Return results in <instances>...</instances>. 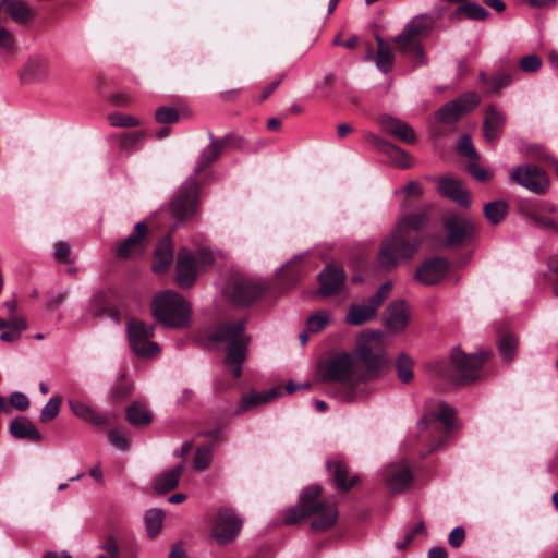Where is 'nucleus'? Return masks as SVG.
Returning <instances> with one entry per match:
<instances>
[{
  "mask_svg": "<svg viewBox=\"0 0 558 558\" xmlns=\"http://www.w3.org/2000/svg\"><path fill=\"white\" fill-rule=\"evenodd\" d=\"M317 377L324 383H340L344 385L338 399L344 402H354L367 395L366 388L361 387L367 381V375L360 369V363L347 352L336 354L317 366Z\"/></svg>",
  "mask_w": 558,
  "mask_h": 558,
  "instance_id": "f257e3e1",
  "label": "nucleus"
},
{
  "mask_svg": "<svg viewBox=\"0 0 558 558\" xmlns=\"http://www.w3.org/2000/svg\"><path fill=\"white\" fill-rule=\"evenodd\" d=\"M320 493L318 485L306 487L301 494L299 505L287 511L284 522L293 524L306 518L312 530L324 531L331 527L338 519V509L331 501L317 500Z\"/></svg>",
  "mask_w": 558,
  "mask_h": 558,
  "instance_id": "f03ea898",
  "label": "nucleus"
},
{
  "mask_svg": "<svg viewBox=\"0 0 558 558\" xmlns=\"http://www.w3.org/2000/svg\"><path fill=\"white\" fill-rule=\"evenodd\" d=\"M245 319H236L218 325L209 333L213 341L223 342L228 349L225 363L231 369L233 377L242 374V363L246 357L250 337L245 335Z\"/></svg>",
  "mask_w": 558,
  "mask_h": 558,
  "instance_id": "7ed1b4c3",
  "label": "nucleus"
},
{
  "mask_svg": "<svg viewBox=\"0 0 558 558\" xmlns=\"http://www.w3.org/2000/svg\"><path fill=\"white\" fill-rule=\"evenodd\" d=\"M403 225L397 223L391 233L381 241L377 263L387 270L412 259L421 245L422 239L404 233Z\"/></svg>",
  "mask_w": 558,
  "mask_h": 558,
  "instance_id": "20e7f679",
  "label": "nucleus"
},
{
  "mask_svg": "<svg viewBox=\"0 0 558 558\" xmlns=\"http://www.w3.org/2000/svg\"><path fill=\"white\" fill-rule=\"evenodd\" d=\"M154 317L167 328L183 329L190 326L192 308L179 293L166 290L151 302Z\"/></svg>",
  "mask_w": 558,
  "mask_h": 558,
  "instance_id": "39448f33",
  "label": "nucleus"
},
{
  "mask_svg": "<svg viewBox=\"0 0 558 558\" xmlns=\"http://www.w3.org/2000/svg\"><path fill=\"white\" fill-rule=\"evenodd\" d=\"M417 426L420 430L432 432L430 451L439 449L446 442L447 435L454 428L453 410L444 402L430 403Z\"/></svg>",
  "mask_w": 558,
  "mask_h": 558,
  "instance_id": "423d86ee",
  "label": "nucleus"
},
{
  "mask_svg": "<svg viewBox=\"0 0 558 558\" xmlns=\"http://www.w3.org/2000/svg\"><path fill=\"white\" fill-rule=\"evenodd\" d=\"M433 28V21L427 15H418L411 20L395 41L404 53H413L415 65H426L427 58L420 45V40L426 37Z\"/></svg>",
  "mask_w": 558,
  "mask_h": 558,
  "instance_id": "0eeeda50",
  "label": "nucleus"
},
{
  "mask_svg": "<svg viewBox=\"0 0 558 558\" xmlns=\"http://www.w3.org/2000/svg\"><path fill=\"white\" fill-rule=\"evenodd\" d=\"M385 332L380 330L362 331L356 337L355 352L360 362L367 365V380H369L381 365L385 357Z\"/></svg>",
  "mask_w": 558,
  "mask_h": 558,
  "instance_id": "6e6552de",
  "label": "nucleus"
},
{
  "mask_svg": "<svg viewBox=\"0 0 558 558\" xmlns=\"http://www.w3.org/2000/svg\"><path fill=\"white\" fill-rule=\"evenodd\" d=\"M214 262L213 254L205 248L193 253L186 248L179 252L175 266V280L181 288H190L198 274Z\"/></svg>",
  "mask_w": 558,
  "mask_h": 558,
  "instance_id": "1a4fd4ad",
  "label": "nucleus"
},
{
  "mask_svg": "<svg viewBox=\"0 0 558 558\" xmlns=\"http://www.w3.org/2000/svg\"><path fill=\"white\" fill-rule=\"evenodd\" d=\"M392 287L391 281H386L372 296L353 302L344 316L345 324L361 326L374 320L378 315L379 307L389 296Z\"/></svg>",
  "mask_w": 558,
  "mask_h": 558,
  "instance_id": "9d476101",
  "label": "nucleus"
},
{
  "mask_svg": "<svg viewBox=\"0 0 558 558\" xmlns=\"http://www.w3.org/2000/svg\"><path fill=\"white\" fill-rule=\"evenodd\" d=\"M129 344L132 351L142 359L156 357L161 349L153 341L155 326L141 319L132 318L126 324Z\"/></svg>",
  "mask_w": 558,
  "mask_h": 558,
  "instance_id": "9b49d317",
  "label": "nucleus"
},
{
  "mask_svg": "<svg viewBox=\"0 0 558 558\" xmlns=\"http://www.w3.org/2000/svg\"><path fill=\"white\" fill-rule=\"evenodd\" d=\"M488 353L480 352L472 355H465L456 350L450 357V369L446 376L456 383H471L480 375V368L486 361Z\"/></svg>",
  "mask_w": 558,
  "mask_h": 558,
  "instance_id": "f8f14e48",
  "label": "nucleus"
},
{
  "mask_svg": "<svg viewBox=\"0 0 558 558\" xmlns=\"http://www.w3.org/2000/svg\"><path fill=\"white\" fill-rule=\"evenodd\" d=\"M243 521L239 514L229 508L218 510L211 526V537L220 546L232 543L242 529Z\"/></svg>",
  "mask_w": 558,
  "mask_h": 558,
  "instance_id": "ddd939ff",
  "label": "nucleus"
},
{
  "mask_svg": "<svg viewBox=\"0 0 558 558\" xmlns=\"http://www.w3.org/2000/svg\"><path fill=\"white\" fill-rule=\"evenodd\" d=\"M50 74V59L43 53H33L24 61L19 72V77L22 84L33 85L47 82Z\"/></svg>",
  "mask_w": 558,
  "mask_h": 558,
  "instance_id": "4468645a",
  "label": "nucleus"
},
{
  "mask_svg": "<svg viewBox=\"0 0 558 558\" xmlns=\"http://www.w3.org/2000/svg\"><path fill=\"white\" fill-rule=\"evenodd\" d=\"M510 180L533 193H544L549 185L546 173L531 163L512 169Z\"/></svg>",
  "mask_w": 558,
  "mask_h": 558,
  "instance_id": "2eb2a0df",
  "label": "nucleus"
},
{
  "mask_svg": "<svg viewBox=\"0 0 558 558\" xmlns=\"http://www.w3.org/2000/svg\"><path fill=\"white\" fill-rule=\"evenodd\" d=\"M198 186L195 180L189 179L171 204V213L178 220L191 218L197 208Z\"/></svg>",
  "mask_w": 558,
  "mask_h": 558,
  "instance_id": "dca6fc26",
  "label": "nucleus"
},
{
  "mask_svg": "<svg viewBox=\"0 0 558 558\" xmlns=\"http://www.w3.org/2000/svg\"><path fill=\"white\" fill-rule=\"evenodd\" d=\"M265 290L266 286L264 282L238 277L231 282L227 294L233 303L246 305L259 298Z\"/></svg>",
  "mask_w": 558,
  "mask_h": 558,
  "instance_id": "f3484780",
  "label": "nucleus"
},
{
  "mask_svg": "<svg viewBox=\"0 0 558 558\" xmlns=\"http://www.w3.org/2000/svg\"><path fill=\"white\" fill-rule=\"evenodd\" d=\"M384 480L393 493H402L407 489L413 480L408 460L401 459L388 464L384 470Z\"/></svg>",
  "mask_w": 558,
  "mask_h": 558,
  "instance_id": "a211bd4d",
  "label": "nucleus"
},
{
  "mask_svg": "<svg viewBox=\"0 0 558 558\" xmlns=\"http://www.w3.org/2000/svg\"><path fill=\"white\" fill-rule=\"evenodd\" d=\"M449 270L445 258L435 257L422 263L414 275L415 280L424 286H434L440 282Z\"/></svg>",
  "mask_w": 558,
  "mask_h": 558,
  "instance_id": "6ab92c4d",
  "label": "nucleus"
},
{
  "mask_svg": "<svg viewBox=\"0 0 558 558\" xmlns=\"http://www.w3.org/2000/svg\"><path fill=\"white\" fill-rule=\"evenodd\" d=\"M377 123L381 130L407 144H414L417 141L414 130L404 121L389 114H380Z\"/></svg>",
  "mask_w": 558,
  "mask_h": 558,
  "instance_id": "aec40b11",
  "label": "nucleus"
},
{
  "mask_svg": "<svg viewBox=\"0 0 558 558\" xmlns=\"http://www.w3.org/2000/svg\"><path fill=\"white\" fill-rule=\"evenodd\" d=\"M146 233L147 226L144 222H137L134 233L125 238L117 246V256L119 258H130L144 253Z\"/></svg>",
  "mask_w": 558,
  "mask_h": 558,
  "instance_id": "412c9836",
  "label": "nucleus"
},
{
  "mask_svg": "<svg viewBox=\"0 0 558 558\" xmlns=\"http://www.w3.org/2000/svg\"><path fill=\"white\" fill-rule=\"evenodd\" d=\"M444 226L450 243H461L474 232V226L466 217L457 213H448L444 217Z\"/></svg>",
  "mask_w": 558,
  "mask_h": 558,
  "instance_id": "4be33fe9",
  "label": "nucleus"
},
{
  "mask_svg": "<svg viewBox=\"0 0 558 558\" xmlns=\"http://www.w3.org/2000/svg\"><path fill=\"white\" fill-rule=\"evenodd\" d=\"M438 192L441 196L456 202L459 206L468 208L471 195L461 181L450 175H444L438 181Z\"/></svg>",
  "mask_w": 558,
  "mask_h": 558,
  "instance_id": "5701e85b",
  "label": "nucleus"
},
{
  "mask_svg": "<svg viewBox=\"0 0 558 558\" xmlns=\"http://www.w3.org/2000/svg\"><path fill=\"white\" fill-rule=\"evenodd\" d=\"M345 274L340 267L330 265L319 276V293L324 296H331L339 293L344 284Z\"/></svg>",
  "mask_w": 558,
  "mask_h": 558,
  "instance_id": "b1692460",
  "label": "nucleus"
},
{
  "mask_svg": "<svg viewBox=\"0 0 558 558\" xmlns=\"http://www.w3.org/2000/svg\"><path fill=\"white\" fill-rule=\"evenodd\" d=\"M279 396L280 391L277 388H269L264 391L251 390L241 397L235 412L240 414L260 405H265L277 399Z\"/></svg>",
  "mask_w": 558,
  "mask_h": 558,
  "instance_id": "393cba45",
  "label": "nucleus"
},
{
  "mask_svg": "<svg viewBox=\"0 0 558 558\" xmlns=\"http://www.w3.org/2000/svg\"><path fill=\"white\" fill-rule=\"evenodd\" d=\"M385 325L392 331H401L409 322V307L403 300L389 304L384 317Z\"/></svg>",
  "mask_w": 558,
  "mask_h": 558,
  "instance_id": "a878e982",
  "label": "nucleus"
},
{
  "mask_svg": "<svg viewBox=\"0 0 558 558\" xmlns=\"http://www.w3.org/2000/svg\"><path fill=\"white\" fill-rule=\"evenodd\" d=\"M506 123V114L495 106H489L485 110L483 132L488 142L498 138Z\"/></svg>",
  "mask_w": 558,
  "mask_h": 558,
  "instance_id": "bb28decb",
  "label": "nucleus"
},
{
  "mask_svg": "<svg viewBox=\"0 0 558 558\" xmlns=\"http://www.w3.org/2000/svg\"><path fill=\"white\" fill-rule=\"evenodd\" d=\"M1 4L5 5L8 15L17 24H29L36 16L35 10L23 0H1Z\"/></svg>",
  "mask_w": 558,
  "mask_h": 558,
  "instance_id": "cd10ccee",
  "label": "nucleus"
},
{
  "mask_svg": "<svg viewBox=\"0 0 558 558\" xmlns=\"http://www.w3.org/2000/svg\"><path fill=\"white\" fill-rule=\"evenodd\" d=\"M10 434L17 439H28L39 442L43 439L37 427L25 416L14 418L9 425Z\"/></svg>",
  "mask_w": 558,
  "mask_h": 558,
  "instance_id": "c85d7f7f",
  "label": "nucleus"
},
{
  "mask_svg": "<svg viewBox=\"0 0 558 558\" xmlns=\"http://www.w3.org/2000/svg\"><path fill=\"white\" fill-rule=\"evenodd\" d=\"M173 260V245L169 236L163 238L156 246L151 269L156 274L166 271Z\"/></svg>",
  "mask_w": 558,
  "mask_h": 558,
  "instance_id": "c756f323",
  "label": "nucleus"
},
{
  "mask_svg": "<svg viewBox=\"0 0 558 558\" xmlns=\"http://www.w3.org/2000/svg\"><path fill=\"white\" fill-rule=\"evenodd\" d=\"M71 412L78 418L88 422L94 425H105L107 423L102 414L94 410L86 402L71 398L68 400Z\"/></svg>",
  "mask_w": 558,
  "mask_h": 558,
  "instance_id": "7c9ffc66",
  "label": "nucleus"
},
{
  "mask_svg": "<svg viewBox=\"0 0 558 558\" xmlns=\"http://www.w3.org/2000/svg\"><path fill=\"white\" fill-rule=\"evenodd\" d=\"M522 213L534 227L558 234V221L546 215L544 208L525 207Z\"/></svg>",
  "mask_w": 558,
  "mask_h": 558,
  "instance_id": "2f4dec72",
  "label": "nucleus"
},
{
  "mask_svg": "<svg viewBox=\"0 0 558 558\" xmlns=\"http://www.w3.org/2000/svg\"><path fill=\"white\" fill-rule=\"evenodd\" d=\"M183 473V466L178 464L165 472H162L154 483V488L157 493L163 494L177 487L179 480Z\"/></svg>",
  "mask_w": 558,
  "mask_h": 558,
  "instance_id": "473e14b6",
  "label": "nucleus"
},
{
  "mask_svg": "<svg viewBox=\"0 0 558 558\" xmlns=\"http://www.w3.org/2000/svg\"><path fill=\"white\" fill-rule=\"evenodd\" d=\"M223 147L225 141H215L213 135L210 134V144L201 153L195 171L201 172L208 165L217 160Z\"/></svg>",
  "mask_w": 558,
  "mask_h": 558,
  "instance_id": "72a5a7b5",
  "label": "nucleus"
},
{
  "mask_svg": "<svg viewBox=\"0 0 558 558\" xmlns=\"http://www.w3.org/2000/svg\"><path fill=\"white\" fill-rule=\"evenodd\" d=\"M335 320L332 312L328 310H319L313 313L306 322L307 332L318 333L325 330Z\"/></svg>",
  "mask_w": 558,
  "mask_h": 558,
  "instance_id": "f704fd0d",
  "label": "nucleus"
},
{
  "mask_svg": "<svg viewBox=\"0 0 558 558\" xmlns=\"http://www.w3.org/2000/svg\"><path fill=\"white\" fill-rule=\"evenodd\" d=\"M378 50L376 56V66L383 73H388L393 64V50L392 48L384 41L380 36H376Z\"/></svg>",
  "mask_w": 558,
  "mask_h": 558,
  "instance_id": "c9c22d12",
  "label": "nucleus"
},
{
  "mask_svg": "<svg viewBox=\"0 0 558 558\" xmlns=\"http://www.w3.org/2000/svg\"><path fill=\"white\" fill-rule=\"evenodd\" d=\"M306 256V254H298L290 260H288L278 271V277L282 281H288L289 283H294L300 275L301 269L298 264Z\"/></svg>",
  "mask_w": 558,
  "mask_h": 558,
  "instance_id": "e433bc0d",
  "label": "nucleus"
},
{
  "mask_svg": "<svg viewBox=\"0 0 558 558\" xmlns=\"http://www.w3.org/2000/svg\"><path fill=\"white\" fill-rule=\"evenodd\" d=\"M165 513L157 508L148 509L144 514V523L147 534L155 537L161 530Z\"/></svg>",
  "mask_w": 558,
  "mask_h": 558,
  "instance_id": "4c0bfd02",
  "label": "nucleus"
},
{
  "mask_svg": "<svg viewBox=\"0 0 558 558\" xmlns=\"http://www.w3.org/2000/svg\"><path fill=\"white\" fill-rule=\"evenodd\" d=\"M508 213V205L504 201L489 202L484 206V215L492 225L500 223Z\"/></svg>",
  "mask_w": 558,
  "mask_h": 558,
  "instance_id": "58836bf2",
  "label": "nucleus"
},
{
  "mask_svg": "<svg viewBox=\"0 0 558 558\" xmlns=\"http://www.w3.org/2000/svg\"><path fill=\"white\" fill-rule=\"evenodd\" d=\"M327 469L332 473L337 486L341 489L348 490L352 487L354 478L347 481L348 470L342 461H333L327 463Z\"/></svg>",
  "mask_w": 558,
  "mask_h": 558,
  "instance_id": "ea45409f",
  "label": "nucleus"
},
{
  "mask_svg": "<svg viewBox=\"0 0 558 558\" xmlns=\"http://www.w3.org/2000/svg\"><path fill=\"white\" fill-rule=\"evenodd\" d=\"M126 418L133 425H142L149 423L151 415L144 405L134 403L128 408Z\"/></svg>",
  "mask_w": 558,
  "mask_h": 558,
  "instance_id": "a19ab883",
  "label": "nucleus"
},
{
  "mask_svg": "<svg viewBox=\"0 0 558 558\" xmlns=\"http://www.w3.org/2000/svg\"><path fill=\"white\" fill-rule=\"evenodd\" d=\"M462 117L454 100L447 102L436 112V120L441 123H453Z\"/></svg>",
  "mask_w": 558,
  "mask_h": 558,
  "instance_id": "79ce46f5",
  "label": "nucleus"
},
{
  "mask_svg": "<svg viewBox=\"0 0 558 558\" xmlns=\"http://www.w3.org/2000/svg\"><path fill=\"white\" fill-rule=\"evenodd\" d=\"M498 348L502 356L510 361L515 356L518 340L513 335L506 333L499 338Z\"/></svg>",
  "mask_w": 558,
  "mask_h": 558,
  "instance_id": "37998d69",
  "label": "nucleus"
},
{
  "mask_svg": "<svg viewBox=\"0 0 558 558\" xmlns=\"http://www.w3.org/2000/svg\"><path fill=\"white\" fill-rule=\"evenodd\" d=\"M398 378L402 383H409L413 378V361L405 354H401L396 364Z\"/></svg>",
  "mask_w": 558,
  "mask_h": 558,
  "instance_id": "c03bdc74",
  "label": "nucleus"
},
{
  "mask_svg": "<svg viewBox=\"0 0 558 558\" xmlns=\"http://www.w3.org/2000/svg\"><path fill=\"white\" fill-rule=\"evenodd\" d=\"M454 102L457 106H459V109L463 116L475 109L480 105L481 98L478 94L474 92H468L454 99Z\"/></svg>",
  "mask_w": 558,
  "mask_h": 558,
  "instance_id": "a18cd8bd",
  "label": "nucleus"
},
{
  "mask_svg": "<svg viewBox=\"0 0 558 558\" xmlns=\"http://www.w3.org/2000/svg\"><path fill=\"white\" fill-rule=\"evenodd\" d=\"M108 121L116 128H134L141 124L140 119L136 117L118 111L110 113L108 116Z\"/></svg>",
  "mask_w": 558,
  "mask_h": 558,
  "instance_id": "49530a36",
  "label": "nucleus"
},
{
  "mask_svg": "<svg viewBox=\"0 0 558 558\" xmlns=\"http://www.w3.org/2000/svg\"><path fill=\"white\" fill-rule=\"evenodd\" d=\"M391 161L401 168H410L413 165V158L405 150L400 147L392 145L388 154H386Z\"/></svg>",
  "mask_w": 558,
  "mask_h": 558,
  "instance_id": "de8ad7c7",
  "label": "nucleus"
},
{
  "mask_svg": "<svg viewBox=\"0 0 558 558\" xmlns=\"http://www.w3.org/2000/svg\"><path fill=\"white\" fill-rule=\"evenodd\" d=\"M213 460V448L209 446L199 447L196 449L194 457V468L203 471L209 466Z\"/></svg>",
  "mask_w": 558,
  "mask_h": 558,
  "instance_id": "09e8293b",
  "label": "nucleus"
},
{
  "mask_svg": "<svg viewBox=\"0 0 558 558\" xmlns=\"http://www.w3.org/2000/svg\"><path fill=\"white\" fill-rule=\"evenodd\" d=\"M424 219L425 216L423 214H409L404 218H402L398 223H404V233L413 234V232H416L422 228Z\"/></svg>",
  "mask_w": 558,
  "mask_h": 558,
  "instance_id": "8fccbe9b",
  "label": "nucleus"
},
{
  "mask_svg": "<svg viewBox=\"0 0 558 558\" xmlns=\"http://www.w3.org/2000/svg\"><path fill=\"white\" fill-rule=\"evenodd\" d=\"M61 399L59 397H52L44 405L40 411V421L48 422L53 420L60 412Z\"/></svg>",
  "mask_w": 558,
  "mask_h": 558,
  "instance_id": "3c124183",
  "label": "nucleus"
},
{
  "mask_svg": "<svg viewBox=\"0 0 558 558\" xmlns=\"http://www.w3.org/2000/svg\"><path fill=\"white\" fill-rule=\"evenodd\" d=\"M513 81V75L509 72H500L490 77V93H497L508 87Z\"/></svg>",
  "mask_w": 558,
  "mask_h": 558,
  "instance_id": "603ef678",
  "label": "nucleus"
},
{
  "mask_svg": "<svg viewBox=\"0 0 558 558\" xmlns=\"http://www.w3.org/2000/svg\"><path fill=\"white\" fill-rule=\"evenodd\" d=\"M458 11L463 12L472 20H484L488 15L487 11L482 5L474 2L461 5Z\"/></svg>",
  "mask_w": 558,
  "mask_h": 558,
  "instance_id": "864d4df0",
  "label": "nucleus"
},
{
  "mask_svg": "<svg viewBox=\"0 0 558 558\" xmlns=\"http://www.w3.org/2000/svg\"><path fill=\"white\" fill-rule=\"evenodd\" d=\"M519 66L523 72L535 73L541 69L542 60L537 54L531 53L520 60Z\"/></svg>",
  "mask_w": 558,
  "mask_h": 558,
  "instance_id": "5fc2aeb1",
  "label": "nucleus"
},
{
  "mask_svg": "<svg viewBox=\"0 0 558 558\" xmlns=\"http://www.w3.org/2000/svg\"><path fill=\"white\" fill-rule=\"evenodd\" d=\"M457 150L460 155L469 157L471 159H477L478 155L472 144L469 135H462L457 144Z\"/></svg>",
  "mask_w": 558,
  "mask_h": 558,
  "instance_id": "6e6d98bb",
  "label": "nucleus"
},
{
  "mask_svg": "<svg viewBox=\"0 0 558 558\" xmlns=\"http://www.w3.org/2000/svg\"><path fill=\"white\" fill-rule=\"evenodd\" d=\"M7 403L9 409L14 408L19 411H25L29 408V400L27 396L20 391L12 392Z\"/></svg>",
  "mask_w": 558,
  "mask_h": 558,
  "instance_id": "4d7b16f0",
  "label": "nucleus"
},
{
  "mask_svg": "<svg viewBox=\"0 0 558 558\" xmlns=\"http://www.w3.org/2000/svg\"><path fill=\"white\" fill-rule=\"evenodd\" d=\"M155 117L159 123H173L178 121L179 113L172 107H161L156 111Z\"/></svg>",
  "mask_w": 558,
  "mask_h": 558,
  "instance_id": "13d9d810",
  "label": "nucleus"
},
{
  "mask_svg": "<svg viewBox=\"0 0 558 558\" xmlns=\"http://www.w3.org/2000/svg\"><path fill=\"white\" fill-rule=\"evenodd\" d=\"M425 533V525L424 522H418L411 531H409L402 541H399L396 543V547L398 549H405L409 547V545L412 543L413 538L416 534H423Z\"/></svg>",
  "mask_w": 558,
  "mask_h": 558,
  "instance_id": "bf43d9fd",
  "label": "nucleus"
},
{
  "mask_svg": "<svg viewBox=\"0 0 558 558\" xmlns=\"http://www.w3.org/2000/svg\"><path fill=\"white\" fill-rule=\"evenodd\" d=\"M15 47L14 35L4 26L0 25V49L11 52Z\"/></svg>",
  "mask_w": 558,
  "mask_h": 558,
  "instance_id": "052dcab7",
  "label": "nucleus"
},
{
  "mask_svg": "<svg viewBox=\"0 0 558 558\" xmlns=\"http://www.w3.org/2000/svg\"><path fill=\"white\" fill-rule=\"evenodd\" d=\"M365 140L367 141V143L369 145H372L373 147H375L376 149H378L379 151H383L385 154H388V151L390 150V147H392V145H393V144L386 142L384 138H381L380 136H378L377 134L372 133V132H367L365 134Z\"/></svg>",
  "mask_w": 558,
  "mask_h": 558,
  "instance_id": "680f3d73",
  "label": "nucleus"
},
{
  "mask_svg": "<svg viewBox=\"0 0 558 558\" xmlns=\"http://www.w3.org/2000/svg\"><path fill=\"white\" fill-rule=\"evenodd\" d=\"M54 256L57 259L61 260L64 264L70 263V245L65 242H58L54 251Z\"/></svg>",
  "mask_w": 558,
  "mask_h": 558,
  "instance_id": "e2e57ef3",
  "label": "nucleus"
},
{
  "mask_svg": "<svg viewBox=\"0 0 558 558\" xmlns=\"http://www.w3.org/2000/svg\"><path fill=\"white\" fill-rule=\"evenodd\" d=\"M465 538V532L462 527H454L448 537V542L452 547H459Z\"/></svg>",
  "mask_w": 558,
  "mask_h": 558,
  "instance_id": "0e129e2a",
  "label": "nucleus"
},
{
  "mask_svg": "<svg viewBox=\"0 0 558 558\" xmlns=\"http://www.w3.org/2000/svg\"><path fill=\"white\" fill-rule=\"evenodd\" d=\"M109 440L114 447H117L120 450H126L129 447L128 440L122 435H120V433L116 429H112L109 433Z\"/></svg>",
  "mask_w": 558,
  "mask_h": 558,
  "instance_id": "69168bd1",
  "label": "nucleus"
},
{
  "mask_svg": "<svg viewBox=\"0 0 558 558\" xmlns=\"http://www.w3.org/2000/svg\"><path fill=\"white\" fill-rule=\"evenodd\" d=\"M469 171L478 181H486V180L490 179V177H492L486 169H484L475 163H471L469 166Z\"/></svg>",
  "mask_w": 558,
  "mask_h": 558,
  "instance_id": "338daca9",
  "label": "nucleus"
},
{
  "mask_svg": "<svg viewBox=\"0 0 558 558\" xmlns=\"http://www.w3.org/2000/svg\"><path fill=\"white\" fill-rule=\"evenodd\" d=\"M106 553L102 555H99L98 558H117L118 556V546L114 543V541L109 539L102 547Z\"/></svg>",
  "mask_w": 558,
  "mask_h": 558,
  "instance_id": "774afa93",
  "label": "nucleus"
}]
</instances>
